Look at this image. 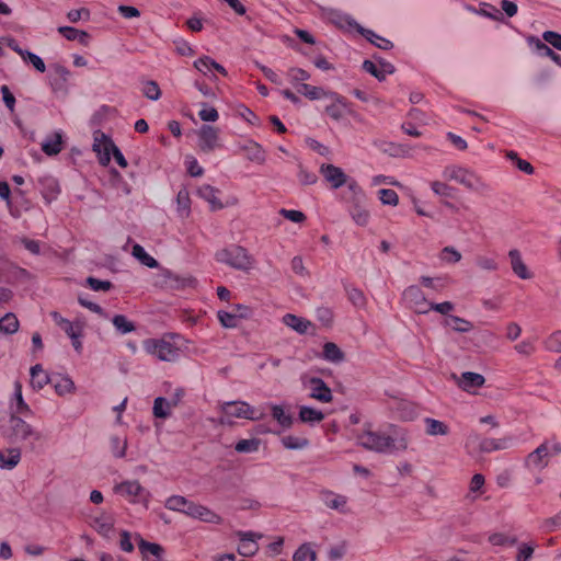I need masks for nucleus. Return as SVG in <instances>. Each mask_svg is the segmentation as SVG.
Here are the masks:
<instances>
[{
  "label": "nucleus",
  "instance_id": "nucleus-1",
  "mask_svg": "<svg viewBox=\"0 0 561 561\" xmlns=\"http://www.w3.org/2000/svg\"><path fill=\"white\" fill-rule=\"evenodd\" d=\"M358 444L365 449L380 454H396L404 451L409 445V438L403 430L390 426L389 433L364 431L357 436Z\"/></svg>",
  "mask_w": 561,
  "mask_h": 561
},
{
  "label": "nucleus",
  "instance_id": "nucleus-2",
  "mask_svg": "<svg viewBox=\"0 0 561 561\" xmlns=\"http://www.w3.org/2000/svg\"><path fill=\"white\" fill-rule=\"evenodd\" d=\"M3 436L13 444H24L31 450H35L38 443L44 440V434L28 424L19 415L12 414L2 427Z\"/></svg>",
  "mask_w": 561,
  "mask_h": 561
},
{
  "label": "nucleus",
  "instance_id": "nucleus-3",
  "mask_svg": "<svg viewBox=\"0 0 561 561\" xmlns=\"http://www.w3.org/2000/svg\"><path fill=\"white\" fill-rule=\"evenodd\" d=\"M442 175L445 180L455 181L473 192H484L488 188L486 184L474 171L459 164L446 165Z\"/></svg>",
  "mask_w": 561,
  "mask_h": 561
},
{
  "label": "nucleus",
  "instance_id": "nucleus-4",
  "mask_svg": "<svg viewBox=\"0 0 561 561\" xmlns=\"http://www.w3.org/2000/svg\"><path fill=\"white\" fill-rule=\"evenodd\" d=\"M217 262L224 263L234 270L248 272L253 268L254 259L248 250L240 245H230L216 252Z\"/></svg>",
  "mask_w": 561,
  "mask_h": 561
},
{
  "label": "nucleus",
  "instance_id": "nucleus-5",
  "mask_svg": "<svg viewBox=\"0 0 561 561\" xmlns=\"http://www.w3.org/2000/svg\"><path fill=\"white\" fill-rule=\"evenodd\" d=\"M221 411L226 417L245 419L251 421H257L264 416L262 412H259L255 408L244 401L225 402L221 405Z\"/></svg>",
  "mask_w": 561,
  "mask_h": 561
},
{
  "label": "nucleus",
  "instance_id": "nucleus-6",
  "mask_svg": "<svg viewBox=\"0 0 561 561\" xmlns=\"http://www.w3.org/2000/svg\"><path fill=\"white\" fill-rule=\"evenodd\" d=\"M144 347L147 353L156 356L160 360L173 362L179 357V350L172 343L164 340H146Z\"/></svg>",
  "mask_w": 561,
  "mask_h": 561
},
{
  "label": "nucleus",
  "instance_id": "nucleus-7",
  "mask_svg": "<svg viewBox=\"0 0 561 561\" xmlns=\"http://www.w3.org/2000/svg\"><path fill=\"white\" fill-rule=\"evenodd\" d=\"M114 492L131 503H147L149 492L137 480H128L114 486Z\"/></svg>",
  "mask_w": 561,
  "mask_h": 561
},
{
  "label": "nucleus",
  "instance_id": "nucleus-8",
  "mask_svg": "<svg viewBox=\"0 0 561 561\" xmlns=\"http://www.w3.org/2000/svg\"><path fill=\"white\" fill-rule=\"evenodd\" d=\"M479 444V450L481 453H492L495 450L507 449L513 446L514 438L511 436L503 438H480L478 434H471L468 438L467 446L471 444Z\"/></svg>",
  "mask_w": 561,
  "mask_h": 561
},
{
  "label": "nucleus",
  "instance_id": "nucleus-9",
  "mask_svg": "<svg viewBox=\"0 0 561 561\" xmlns=\"http://www.w3.org/2000/svg\"><path fill=\"white\" fill-rule=\"evenodd\" d=\"M403 299L409 308L413 309L416 313L424 314L428 312L431 302L426 300V297L420 287L409 286L403 291Z\"/></svg>",
  "mask_w": 561,
  "mask_h": 561
},
{
  "label": "nucleus",
  "instance_id": "nucleus-10",
  "mask_svg": "<svg viewBox=\"0 0 561 561\" xmlns=\"http://www.w3.org/2000/svg\"><path fill=\"white\" fill-rule=\"evenodd\" d=\"M325 99L330 103L325 106L324 111L332 119L340 121L346 113H351L346 99L341 94L329 91Z\"/></svg>",
  "mask_w": 561,
  "mask_h": 561
},
{
  "label": "nucleus",
  "instance_id": "nucleus-11",
  "mask_svg": "<svg viewBox=\"0 0 561 561\" xmlns=\"http://www.w3.org/2000/svg\"><path fill=\"white\" fill-rule=\"evenodd\" d=\"M219 131L216 127L210 125H203L198 130V147L204 152H211L219 148Z\"/></svg>",
  "mask_w": 561,
  "mask_h": 561
},
{
  "label": "nucleus",
  "instance_id": "nucleus-12",
  "mask_svg": "<svg viewBox=\"0 0 561 561\" xmlns=\"http://www.w3.org/2000/svg\"><path fill=\"white\" fill-rule=\"evenodd\" d=\"M237 152H244L249 161L263 164L266 160L264 148L256 141L248 139L237 145Z\"/></svg>",
  "mask_w": 561,
  "mask_h": 561
},
{
  "label": "nucleus",
  "instance_id": "nucleus-13",
  "mask_svg": "<svg viewBox=\"0 0 561 561\" xmlns=\"http://www.w3.org/2000/svg\"><path fill=\"white\" fill-rule=\"evenodd\" d=\"M365 195L360 194L356 198H353L352 204L348 207V214L353 221L360 227H365L369 222L370 214L365 205Z\"/></svg>",
  "mask_w": 561,
  "mask_h": 561
},
{
  "label": "nucleus",
  "instance_id": "nucleus-14",
  "mask_svg": "<svg viewBox=\"0 0 561 561\" xmlns=\"http://www.w3.org/2000/svg\"><path fill=\"white\" fill-rule=\"evenodd\" d=\"M192 518L198 519L208 524H221L222 518L220 515L204 506L202 504H197L192 502V504L187 507V515Z\"/></svg>",
  "mask_w": 561,
  "mask_h": 561
},
{
  "label": "nucleus",
  "instance_id": "nucleus-15",
  "mask_svg": "<svg viewBox=\"0 0 561 561\" xmlns=\"http://www.w3.org/2000/svg\"><path fill=\"white\" fill-rule=\"evenodd\" d=\"M549 456L550 445L549 442H545L527 456L526 466L541 470L548 466Z\"/></svg>",
  "mask_w": 561,
  "mask_h": 561
},
{
  "label": "nucleus",
  "instance_id": "nucleus-16",
  "mask_svg": "<svg viewBox=\"0 0 561 561\" xmlns=\"http://www.w3.org/2000/svg\"><path fill=\"white\" fill-rule=\"evenodd\" d=\"M320 172L323 178L331 184L332 188H339L347 183V175L344 171L333 164H322Z\"/></svg>",
  "mask_w": 561,
  "mask_h": 561
},
{
  "label": "nucleus",
  "instance_id": "nucleus-17",
  "mask_svg": "<svg viewBox=\"0 0 561 561\" xmlns=\"http://www.w3.org/2000/svg\"><path fill=\"white\" fill-rule=\"evenodd\" d=\"M70 75V71L66 67L55 64L51 67V72L49 75V84L51 90L54 92H65L66 83L69 80Z\"/></svg>",
  "mask_w": 561,
  "mask_h": 561
},
{
  "label": "nucleus",
  "instance_id": "nucleus-18",
  "mask_svg": "<svg viewBox=\"0 0 561 561\" xmlns=\"http://www.w3.org/2000/svg\"><path fill=\"white\" fill-rule=\"evenodd\" d=\"M308 382L310 388V398L323 403L332 401V391L321 378L311 377Z\"/></svg>",
  "mask_w": 561,
  "mask_h": 561
},
{
  "label": "nucleus",
  "instance_id": "nucleus-19",
  "mask_svg": "<svg viewBox=\"0 0 561 561\" xmlns=\"http://www.w3.org/2000/svg\"><path fill=\"white\" fill-rule=\"evenodd\" d=\"M237 535L240 538L238 553L243 557L254 556L259 550V545L256 543L255 538H260L261 536L252 531H238Z\"/></svg>",
  "mask_w": 561,
  "mask_h": 561
},
{
  "label": "nucleus",
  "instance_id": "nucleus-20",
  "mask_svg": "<svg viewBox=\"0 0 561 561\" xmlns=\"http://www.w3.org/2000/svg\"><path fill=\"white\" fill-rule=\"evenodd\" d=\"M11 409L14 415L33 416L34 412L30 405L24 401L22 394V385L19 380L14 382V392L11 402Z\"/></svg>",
  "mask_w": 561,
  "mask_h": 561
},
{
  "label": "nucleus",
  "instance_id": "nucleus-21",
  "mask_svg": "<svg viewBox=\"0 0 561 561\" xmlns=\"http://www.w3.org/2000/svg\"><path fill=\"white\" fill-rule=\"evenodd\" d=\"M453 378L456 380L457 385L465 391H471L476 388H479L485 381L482 375L472 371H466L461 374L460 377H457L454 374Z\"/></svg>",
  "mask_w": 561,
  "mask_h": 561
},
{
  "label": "nucleus",
  "instance_id": "nucleus-22",
  "mask_svg": "<svg viewBox=\"0 0 561 561\" xmlns=\"http://www.w3.org/2000/svg\"><path fill=\"white\" fill-rule=\"evenodd\" d=\"M321 500L325 506L335 510L340 513L346 512V497L344 495L335 494L332 491H324L321 493Z\"/></svg>",
  "mask_w": 561,
  "mask_h": 561
},
{
  "label": "nucleus",
  "instance_id": "nucleus-23",
  "mask_svg": "<svg viewBox=\"0 0 561 561\" xmlns=\"http://www.w3.org/2000/svg\"><path fill=\"white\" fill-rule=\"evenodd\" d=\"M508 257L511 261V266L513 272L522 279H529L531 278V274L528 271L526 264L522 260L520 252L516 249L511 250L508 252Z\"/></svg>",
  "mask_w": 561,
  "mask_h": 561
},
{
  "label": "nucleus",
  "instance_id": "nucleus-24",
  "mask_svg": "<svg viewBox=\"0 0 561 561\" xmlns=\"http://www.w3.org/2000/svg\"><path fill=\"white\" fill-rule=\"evenodd\" d=\"M219 191L208 184L202 185L197 190V194L201 198L206 201L213 210L221 209L224 207L222 203L218 198Z\"/></svg>",
  "mask_w": 561,
  "mask_h": 561
},
{
  "label": "nucleus",
  "instance_id": "nucleus-25",
  "mask_svg": "<svg viewBox=\"0 0 561 561\" xmlns=\"http://www.w3.org/2000/svg\"><path fill=\"white\" fill-rule=\"evenodd\" d=\"M51 382L53 379L44 371L42 365L36 364L31 368V385L34 389L41 390Z\"/></svg>",
  "mask_w": 561,
  "mask_h": 561
},
{
  "label": "nucleus",
  "instance_id": "nucleus-26",
  "mask_svg": "<svg viewBox=\"0 0 561 561\" xmlns=\"http://www.w3.org/2000/svg\"><path fill=\"white\" fill-rule=\"evenodd\" d=\"M296 90L298 93L305 95L311 101L325 99L327 94L329 93V91L321 87H316L308 83L296 84Z\"/></svg>",
  "mask_w": 561,
  "mask_h": 561
},
{
  "label": "nucleus",
  "instance_id": "nucleus-27",
  "mask_svg": "<svg viewBox=\"0 0 561 561\" xmlns=\"http://www.w3.org/2000/svg\"><path fill=\"white\" fill-rule=\"evenodd\" d=\"M21 459V451L19 448H10L0 450V468L11 470Z\"/></svg>",
  "mask_w": 561,
  "mask_h": 561
},
{
  "label": "nucleus",
  "instance_id": "nucleus-28",
  "mask_svg": "<svg viewBox=\"0 0 561 561\" xmlns=\"http://www.w3.org/2000/svg\"><path fill=\"white\" fill-rule=\"evenodd\" d=\"M91 525L101 536L108 537L113 529L114 522L111 516L105 513H101L92 519Z\"/></svg>",
  "mask_w": 561,
  "mask_h": 561
},
{
  "label": "nucleus",
  "instance_id": "nucleus-29",
  "mask_svg": "<svg viewBox=\"0 0 561 561\" xmlns=\"http://www.w3.org/2000/svg\"><path fill=\"white\" fill-rule=\"evenodd\" d=\"M104 149H105L104 153L100 156L101 164L105 165L110 162V160H111L110 151H112L113 157H114L115 161L117 162V164H119L122 168L127 167V161H126L125 157L123 156L121 150L113 142L105 144Z\"/></svg>",
  "mask_w": 561,
  "mask_h": 561
},
{
  "label": "nucleus",
  "instance_id": "nucleus-30",
  "mask_svg": "<svg viewBox=\"0 0 561 561\" xmlns=\"http://www.w3.org/2000/svg\"><path fill=\"white\" fill-rule=\"evenodd\" d=\"M330 20L341 28L348 27L359 32V27H362L351 15L340 11H332L330 13Z\"/></svg>",
  "mask_w": 561,
  "mask_h": 561
},
{
  "label": "nucleus",
  "instance_id": "nucleus-31",
  "mask_svg": "<svg viewBox=\"0 0 561 561\" xmlns=\"http://www.w3.org/2000/svg\"><path fill=\"white\" fill-rule=\"evenodd\" d=\"M358 33L363 35L368 42H370L373 45L380 49L389 50L393 47V44L389 39L379 36L371 30L362 26L359 27Z\"/></svg>",
  "mask_w": 561,
  "mask_h": 561
},
{
  "label": "nucleus",
  "instance_id": "nucleus-32",
  "mask_svg": "<svg viewBox=\"0 0 561 561\" xmlns=\"http://www.w3.org/2000/svg\"><path fill=\"white\" fill-rule=\"evenodd\" d=\"M39 182L43 186L42 187L43 197L47 201V203H50L51 201H54L57 197V195L60 192L58 182L56 181V179H54L51 176L41 179Z\"/></svg>",
  "mask_w": 561,
  "mask_h": 561
},
{
  "label": "nucleus",
  "instance_id": "nucleus-33",
  "mask_svg": "<svg viewBox=\"0 0 561 561\" xmlns=\"http://www.w3.org/2000/svg\"><path fill=\"white\" fill-rule=\"evenodd\" d=\"M283 322L290 329L295 330L296 332L304 334L308 331V329L312 325L310 321L297 317L291 313H287L283 317Z\"/></svg>",
  "mask_w": 561,
  "mask_h": 561
},
{
  "label": "nucleus",
  "instance_id": "nucleus-34",
  "mask_svg": "<svg viewBox=\"0 0 561 561\" xmlns=\"http://www.w3.org/2000/svg\"><path fill=\"white\" fill-rule=\"evenodd\" d=\"M324 419V414L317 409H313L308 405H301L299 408V420L302 423H307L310 425L320 423Z\"/></svg>",
  "mask_w": 561,
  "mask_h": 561
},
{
  "label": "nucleus",
  "instance_id": "nucleus-35",
  "mask_svg": "<svg viewBox=\"0 0 561 561\" xmlns=\"http://www.w3.org/2000/svg\"><path fill=\"white\" fill-rule=\"evenodd\" d=\"M176 405V401H168L165 398L158 397L153 402V415L159 419H167L171 414V409Z\"/></svg>",
  "mask_w": 561,
  "mask_h": 561
},
{
  "label": "nucleus",
  "instance_id": "nucleus-36",
  "mask_svg": "<svg viewBox=\"0 0 561 561\" xmlns=\"http://www.w3.org/2000/svg\"><path fill=\"white\" fill-rule=\"evenodd\" d=\"M192 504V501H188L186 497L182 495H171L165 502L164 506L174 512L183 513L187 515V507Z\"/></svg>",
  "mask_w": 561,
  "mask_h": 561
},
{
  "label": "nucleus",
  "instance_id": "nucleus-37",
  "mask_svg": "<svg viewBox=\"0 0 561 561\" xmlns=\"http://www.w3.org/2000/svg\"><path fill=\"white\" fill-rule=\"evenodd\" d=\"M58 33L68 41H78L82 45H88L89 34L72 26H59Z\"/></svg>",
  "mask_w": 561,
  "mask_h": 561
},
{
  "label": "nucleus",
  "instance_id": "nucleus-38",
  "mask_svg": "<svg viewBox=\"0 0 561 561\" xmlns=\"http://www.w3.org/2000/svg\"><path fill=\"white\" fill-rule=\"evenodd\" d=\"M61 134L55 133L43 141L42 150L48 156H55L61 151Z\"/></svg>",
  "mask_w": 561,
  "mask_h": 561
},
{
  "label": "nucleus",
  "instance_id": "nucleus-39",
  "mask_svg": "<svg viewBox=\"0 0 561 561\" xmlns=\"http://www.w3.org/2000/svg\"><path fill=\"white\" fill-rule=\"evenodd\" d=\"M217 318L224 328L233 329V328L238 327V322L240 319L245 318V313H234L232 311L228 312V311L219 310L217 312Z\"/></svg>",
  "mask_w": 561,
  "mask_h": 561
},
{
  "label": "nucleus",
  "instance_id": "nucleus-40",
  "mask_svg": "<svg viewBox=\"0 0 561 561\" xmlns=\"http://www.w3.org/2000/svg\"><path fill=\"white\" fill-rule=\"evenodd\" d=\"M131 254L134 257H136L142 265L156 268L158 267L159 263L158 261L152 257L150 254L146 252V250L140 244H135L133 247Z\"/></svg>",
  "mask_w": 561,
  "mask_h": 561
},
{
  "label": "nucleus",
  "instance_id": "nucleus-41",
  "mask_svg": "<svg viewBox=\"0 0 561 561\" xmlns=\"http://www.w3.org/2000/svg\"><path fill=\"white\" fill-rule=\"evenodd\" d=\"M445 325L450 327L454 331L459 333H467L473 328L471 322L457 316H449L446 318Z\"/></svg>",
  "mask_w": 561,
  "mask_h": 561
},
{
  "label": "nucleus",
  "instance_id": "nucleus-42",
  "mask_svg": "<svg viewBox=\"0 0 561 561\" xmlns=\"http://www.w3.org/2000/svg\"><path fill=\"white\" fill-rule=\"evenodd\" d=\"M424 422L426 425L425 432L430 436L447 435L449 433V427L442 421L426 417Z\"/></svg>",
  "mask_w": 561,
  "mask_h": 561
},
{
  "label": "nucleus",
  "instance_id": "nucleus-43",
  "mask_svg": "<svg viewBox=\"0 0 561 561\" xmlns=\"http://www.w3.org/2000/svg\"><path fill=\"white\" fill-rule=\"evenodd\" d=\"M323 358L331 363H340L344 359V354L335 343L327 342L323 345Z\"/></svg>",
  "mask_w": 561,
  "mask_h": 561
},
{
  "label": "nucleus",
  "instance_id": "nucleus-44",
  "mask_svg": "<svg viewBox=\"0 0 561 561\" xmlns=\"http://www.w3.org/2000/svg\"><path fill=\"white\" fill-rule=\"evenodd\" d=\"M273 419L284 428H288L293 424V416L286 413L283 407L272 404L271 405Z\"/></svg>",
  "mask_w": 561,
  "mask_h": 561
},
{
  "label": "nucleus",
  "instance_id": "nucleus-45",
  "mask_svg": "<svg viewBox=\"0 0 561 561\" xmlns=\"http://www.w3.org/2000/svg\"><path fill=\"white\" fill-rule=\"evenodd\" d=\"M19 330V320L14 313H7L0 319V331L4 334H13Z\"/></svg>",
  "mask_w": 561,
  "mask_h": 561
},
{
  "label": "nucleus",
  "instance_id": "nucleus-46",
  "mask_svg": "<svg viewBox=\"0 0 561 561\" xmlns=\"http://www.w3.org/2000/svg\"><path fill=\"white\" fill-rule=\"evenodd\" d=\"M317 553L308 543L301 545L294 553L293 561H316Z\"/></svg>",
  "mask_w": 561,
  "mask_h": 561
},
{
  "label": "nucleus",
  "instance_id": "nucleus-47",
  "mask_svg": "<svg viewBox=\"0 0 561 561\" xmlns=\"http://www.w3.org/2000/svg\"><path fill=\"white\" fill-rule=\"evenodd\" d=\"M282 444L286 449L297 450L306 448L309 445V440L304 437L288 435L282 438Z\"/></svg>",
  "mask_w": 561,
  "mask_h": 561
},
{
  "label": "nucleus",
  "instance_id": "nucleus-48",
  "mask_svg": "<svg viewBox=\"0 0 561 561\" xmlns=\"http://www.w3.org/2000/svg\"><path fill=\"white\" fill-rule=\"evenodd\" d=\"M51 385L59 396L71 393L75 390V383L69 377H60L58 380L53 379Z\"/></svg>",
  "mask_w": 561,
  "mask_h": 561
},
{
  "label": "nucleus",
  "instance_id": "nucleus-49",
  "mask_svg": "<svg viewBox=\"0 0 561 561\" xmlns=\"http://www.w3.org/2000/svg\"><path fill=\"white\" fill-rule=\"evenodd\" d=\"M112 323L115 327V329L122 334H127L135 330L134 323L123 314H116L112 319Z\"/></svg>",
  "mask_w": 561,
  "mask_h": 561
},
{
  "label": "nucleus",
  "instance_id": "nucleus-50",
  "mask_svg": "<svg viewBox=\"0 0 561 561\" xmlns=\"http://www.w3.org/2000/svg\"><path fill=\"white\" fill-rule=\"evenodd\" d=\"M289 82L296 88L298 83H305L310 79V73L301 68L293 67L287 71Z\"/></svg>",
  "mask_w": 561,
  "mask_h": 561
},
{
  "label": "nucleus",
  "instance_id": "nucleus-51",
  "mask_svg": "<svg viewBox=\"0 0 561 561\" xmlns=\"http://www.w3.org/2000/svg\"><path fill=\"white\" fill-rule=\"evenodd\" d=\"M540 529L543 533H553L558 529H561V511L554 516L545 518L541 522Z\"/></svg>",
  "mask_w": 561,
  "mask_h": 561
},
{
  "label": "nucleus",
  "instance_id": "nucleus-52",
  "mask_svg": "<svg viewBox=\"0 0 561 561\" xmlns=\"http://www.w3.org/2000/svg\"><path fill=\"white\" fill-rule=\"evenodd\" d=\"M127 440L118 436L111 437V450L116 458H123L126 454Z\"/></svg>",
  "mask_w": 561,
  "mask_h": 561
},
{
  "label": "nucleus",
  "instance_id": "nucleus-53",
  "mask_svg": "<svg viewBox=\"0 0 561 561\" xmlns=\"http://www.w3.org/2000/svg\"><path fill=\"white\" fill-rule=\"evenodd\" d=\"M178 210L182 217L190 213V195L186 190H181L176 196Z\"/></svg>",
  "mask_w": 561,
  "mask_h": 561
},
{
  "label": "nucleus",
  "instance_id": "nucleus-54",
  "mask_svg": "<svg viewBox=\"0 0 561 561\" xmlns=\"http://www.w3.org/2000/svg\"><path fill=\"white\" fill-rule=\"evenodd\" d=\"M138 547L142 554L150 553L157 558H160L163 552V549L160 545L149 542L144 539H140Z\"/></svg>",
  "mask_w": 561,
  "mask_h": 561
},
{
  "label": "nucleus",
  "instance_id": "nucleus-55",
  "mask_svg": "<svg viewBox=\"0 0 561 561\" xmlns=\"http://www.w3.org/2000/svg\"><path fill=\"white\" fill-rule=\"evenodd\" d=\"M260 442L256 438L239 440L234 449L238 453H254L259 449Z\"/></svg>",
  "mask_w": 561,
  "mask_h": 561
},
{
  "label": "nucleus",
  "instance_id": "nucleus-56",
  "mask_svg": "<svg viewBox=\"0 0 561 561\" xmlns=\"http://www.w3.org/2000/svg\"><path fill=\"white\" fill-rule=\"evenodd\" d=\"M536 48L540 55L551 58L557 65L561 67V56L554 53L547 44L542 43L538 38L536 39Z\"/></svg>",
  "mask_w": 561,
  "mask_h": 561
},
{
  "label": "nucleus",
  "instance_id": "nucleus-57",
  "mask_svg": "<svg viewBox=\"0 0 561 561\" xmlns=\"http://www.w3.org/2000/svg\"><path fill=\"white\" fill-rule=\"evenodd\" d=\"M378 197L383 205L396 206L399 203L398 194L391 188L379 190Z\"/></svg>",
  "mask_w": 561,
  "mask_h": 561
},
{
  "label": "nucleus",
  "instance_id": "nucleus-58",
  "mask_svg": "<svg viewBox=\"0 0 561 561\" xmlns=\"http://www.w3.org/2000/svg\"><path fill=\"white\" fill-rule=\"evenodd\" d=\"M142 93L146 98L152 101H157L161 95L160 88L156 81H147L144 84Z\"/></svg>",
  "mask_w": 561,
  "mask_h": 561
},
{
  "label": "nucleus",
  "instance_id": "nucleus-59",
  "mask_svg": "<svg viewBox=\"0 0 561 561\" xmlns=\"http://www.w3.org/2000/svg\"><path fill=\"white\" fill-rule=\"evenodd\" d=\"M440 259L446 263H457L461 260V254L454 247H445L442 250Z\"/></svg>",
  "mask_w": 561,
  "mask_h": 561
},
{
  "label": "nucleus",
  "instance_id": "nucleus-60",
  "mask_svg": "<svg viewBox=\"0 0 561 561\" xmlns=\"http://www.w3.org/2000/svg\"><path fill=\"white\" fill-rule=\"evenodd\" d=\"M78 302H79L82 307H84V308L89 309L90 311H92V312H94V313H98V314H99V316H101V317L107 318V314L105 313V311L103 310V308H102V307H100L98 304H95V302H93V301L89 300L87 297H84V296H81V295H80V296L78 297Z\"/></svg>",
  "mask_w": 561,
  "mask_h": 561
},
{
  "label": "nucleus",
  "instance_id": "nucleus-61",
  "mask_svg": "<svg viewBox=\"0 0 561 561\" xmlns=\"http://www.w3.org/2000/svg\"><path fill=\"white\" fill-rule=\"evenodd\" d=\"M431 188L437 196L450 197L451 196V186L440 181L431 182Z\"/></svg>",
  "mask_w": 561,
  "mask_h": 561
},
{
  "label": "nucleus",
  "instance_id": "nucleus-62",
  "mask_svg": "<svg viewBox=\"0 0 561 561\" xmlns=\"http://www.w3.org/2000/svg\"><path fill=\"white\" fill-rule=\"evenodd\" d=\"M547 350L560 353L561 352V331L552 333L546 341Z\"/></svg>",
  "mask_w": 561,
  "mask_h": 561
},
{
  "label": "nucleus",
  "instance_id": "nucleus-63",
  "mask_svg": "<svg viewBox=\"0 0 561 561\" xmlns=\"http://www.w3.org/2000/svg\"><path fill=\"white\" fill-rule=\"evenodd\" d=\"M87 284L94 291H106L112 288V283L108 280H101L94 277H88Z\"/></svg>",
  "mask_w": 561,
  "mask_h": 561
},
{
  "label": "nucleus",
  "instance_id": "nucleus-64",
  "mask_svg": "<svg viewBox=\"0 0 561 561\" xmlns=\"http://www.w3.org/2000/svg\"><path fill=\"white\" fill-rule=\"evenodd\" d=\"M535 547L528 543H522L518 547V553L516 556V561H529L533 557Z\"/></svg>",
  "mask_w": 561,
  "mask_h": 561
}]
</instances>
